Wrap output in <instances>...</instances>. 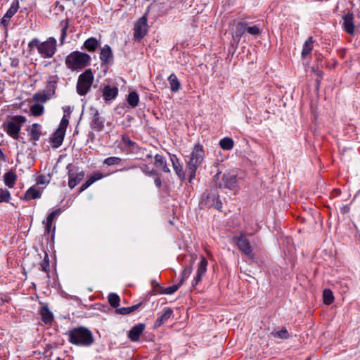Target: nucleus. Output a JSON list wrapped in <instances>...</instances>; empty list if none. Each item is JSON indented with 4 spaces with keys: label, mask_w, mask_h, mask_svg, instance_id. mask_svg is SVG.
Listing matches in <instances>:
<instances>
[{
    "label": "nucleus",
    "mask_w": 360,
    "mask_h": 360,
    "mask_svg": "<svg viewBox=\"0 0 360 360\" xmlns=\"http://www.w3.org/2000/svg\"><path fill=\"white\" fill-rule=\"evenodd\" d=\"M56 44L54 37H49L44 41H40L37 38H34L29 42L28 48L30 52L37 49L38 53L44 58H51L56 53Z\"/></svg>",
    "instance_id": "1"
},
{
    "label": "nucleus",
    "mask_w": 360,
    "mask_h": 360,
    "mask_svg": "<svg viewBox=\"0 0 360 360\" xmlns=\"http://www.w3.org/2000/svg\"><path fill=\"white\" fill-rule=\"evenodd\" d=\"M68 335L69 342L77 346L89 347L94 342L91 331L82 326L69 330Z\"/></svg>",
    "instance_id": "2"
},
{
    "label": "nucleus",
    "mask_w": 360,
    "mask_h": 360,
    "mask_svg": "<svg viewBox=\"0 0 360 360\" xmlns=\"http://www.w3.org/2000/svg\"><path fill=\"white\" fill-rule=\"evenodd\" d=\"M205 158L202 146L200 144L195 146L191 156L187 161V172L189 174V181L195 176L196 169L201 165Z\"/></svg>",
    "instance_id": "3"
},
{
    "label": "nucleus",
    "mask_w": 360,
    "mask_h": 360,
    "mask_svg": "<svg viewBox=\"0 0 360 360\" xmlns=\"http://www.w3.org/2000/svg\"><path fill=\"white\" fill-rule=\"evenodd\" d=\"M91 61V57L87 53L74 51L65 58V65L72 70H82L86 67Z\"/></svg>",
    "instance_id": "4"
},
{
    "label": "nucleus",
    "mask_w": 360,
    "mask_h": 360,
    "mask_svg": "<svg viewBox=\"0 0 360 360\" xmlns=\"http://www.w3.org/2000/svg\"><path fill=\"white\" fill-rule=\"evenodd\" d=\"M94 79L91 69L86 70L78 77L76 89L79 96H84L90 91Z\"/></svg>",
    "instance_id": "5"
},
{
    "label": "nucleus",
    "mask_w": 360,
    "mask_h": 360,
    "mask_svg": "<svg viewBox=\"0 0 360 360\" xmlns=\"http://www.w3.org/2000/svg\"><path fill=\"white\" fill-rule=\"evenodd\" d=\"M26 122V118L22 115H15L6 123L5 130L14 139H19V132L22 126Z\"/></svg>",
    "instance_id": "6"
},
{
    "label": "nucleus",
    "mask_w": 360,
    "mask_h": 360,
    "mask_svg": "<svg viewBox=\"0 0 360 360\" xmlns=\"http://www.w3.org/2000/svg\"><path fill=\"white\" fill-rule=\"evenodd\" d=\"M148 32L147 18L145 16L140 18L134 25V37L137 41L142 39Z\"/></svg>",
    "instance_id": "7"
},
{
    "label": "nucleus",
    "mask_w": 360,
    "mask_h": 360,
    "mask_svg": "<svg viewBox=\"0 0 360 360\" xmlns=\"http://www.w3.org/2000/svg\"><path fill=\"white\" fill-rule=\"evenodd\" d=\"M233 240L236 243V245L238 248V249L243 254H245V255L250 258L253 257L254 255L252 253V248L248 240L243 235H241L238 237H234Z\"/></svg>",
    "instance_id": "8"
},
{
    "label": "nucleus",
    "mask_w": 360,
    "mask_h": 360,
    "mask_svg": "<svg viewBox=\"0 0 360 360\" xmlns=\"http://www.w3.org/2000/svg\"><path fill=\"white\" fill-rule=\"evenodd\" d=\"M219 186L220 188L235 191L238 187L236 179V174L231 173L224 174Z\"/></svg>",
    "instance_id": "9"
},
{
    "label": "nucleus",
    "mask_w": 360,
    "mask_h": 360,
    "mask_svg": "<svg viewBox=\"0 0 360 360\" xmlns=\"http://www.w3.org/2000/svg\"><path fill=\"white\" fill-rule=\"evenodd\" d=\"M207 261L204 257H201L196 271V275L192 281V286H196L201 281L207 271Z\"/></svg>",
    "instance_id": "10"
},
{
    "label": "nucleus",
    "mask_w": 360,
    "mask_h": 360,
    "mask_svg": "<svg viewBox=\"0 0 360 360\" xmlns=\"http://www.w3.org/2000/svg\"><path fill=\"white\" fill-rule=\"evenodd\" d=\"M343 29L349 34H354L355 31V25L354 23V15L352 13H347L342 17Z\"/></svg>",
    "instance_id": "11"
},
{
    "label": "nucleus",
    "mask_w": 360,
    "mask_h": 360,
    "mask_svg": "<svg viewBox=\"0 0 360 360\" xmlns=\"http://www.w3.org/2000/svg\"><path fill=\"white\" fill-rule=\"evenodd\" d=\"M100 59L103 64H110L113 60V53L108 45H105L101 50Z\"/></svg>",
    "instance_id": "12"
},
{
    "label": "nucleus",
    "mask_w": 360,
    "mask_h": 360,
    "mask_svg": "<svg viewBox=\"0 0 360 360\" xmlns=\"http://www.w3.org/2000/svg\"><path fill=\"white\" fill-rule=\"evenodd\" d=\"M85 174L84 172H80L77 174L72 173L71 172H68V186L70 188H75L77 185H78L80 181L84 179Z\"/></svg>",
    "instance_id": "13"
},
{
    "label": "nucleus",
    "mask_w": 360,
    "mask_h": 360,
    "mask_svg": "<svg viewBox=\"0 0 360 360\" xmlns=\"http://www.w3.org/2000/svg\"><path fill=\"white\" fill-rule=\"evenodd\" d=\"M117 94L118 89L115 86L106 85L103 89V97L106 101L115 99Z\"/></svg>",
    "instance_id": "14"
},
{
    "label": "nucleus",
    "mask_w": 360,
    "mask_h": 360,
    "mask_svg": "<svg viewBox=\"0 0 360 360\" xmlns=\"http://www.w3.org/2000/svg\"><path fill=\"white\" fill-rule=\"evenodd\" d=\"M54 96L53 92L45 89L42 91H39L33 95V100L37 102L45 103Z\"/></svg>",
    "instance_id": "15"
},
{
    "label": "nucleus",
    "mask_w": 360,
    "mask_h": 360,
    "mask_svg": "<svg viewBox=\"0 0 360 360\" xmlns=\"http://www.w3.org/2000/svg\"><path fill=\"white\" fill-rule=\"evenodd\" d=\"M144 329L145 325L139 323L129 330L128 336L132 341H137Z\"/></svg>",
    "instance_id": "16"
},
{
    "label": "nucleus",
    "mask_w": 360,
    "mask_h": 360,
    "mask_svg": "<svg viewBox=\"0 0 360 360\" xmlns=\"http://www.w3.org/2000/svg\"><path fill=\"white\" fill-rule=\"evenodd\" d=\"M170 160L176 174L181 181H184L185 179V172H184L183 167L181 166L178 158L175 155H172L170 157Z\"/></svg>",
    "instance_id": "17"
},
{
    "label": "nucleus",
    "mask_w": 360,
    "mask_h": 360,
    "mask_svg": "<svg viewBox=\"0 0 360 360\" xmlns=\"http://www.w3.org/2000/svg\"><path fill=\"white\" fill-rule=\"evenodd\" d=\"M65 132L56 129V131L52 135L51 141L53 144V147L58 148L63 143Z\"/></svg>",
    "instance_id": "18"
},
{
    "label": "nucleus",
    "mask_w": 360,
    "mask_h": 360,
    "mask_svg": "<svg viewBox=\"0 0 360 360\" xmlns=\"http://www.w3.org/2000/svg\"><path fill=\"white\" fill-rule=\"evenodd\" d=\"M168 82L172 92H178L181 89V84L176 75L174 73L168 77Z\"/></svg>",
    "instance_id": "19"
},
{
    "label": "nucleus",
    "mask_w": 360,
    "mask_h": 360,
    "mask_svg": "<svg viewBox=\"0 0 360 360\" xmlns=\"http://www.w3.org/2000/svg\"><path fill=\"white\" fill-rule=\"evenodd\" d=\"M173 311L170 308H165L160 317L158 318L155 322V326L160 327L162 324L165 323L172 315Z\"/></svg>",
    "instance_id": "20"
},
{
    "label": "nucleus",
    "mask_w": 360,
    "mask_h": 360,
    "mask_svg": "<svg viewBox=\"0 0 360 360\" xmlns=\"http://www.w3.org/2000/svg\"><path fill=\"white\" fill-rule=\"evenodd\" d=\"M41 127L39 124L34 123L33 124L30 129V136L31 140L34 141V142L39 141L40 136H41ZM35 144V143H34Z\"/></svg>",
    "instance_id": "21"
},
{
    "label": "nucleus",
    "mask_w": 360,
    "mask_h": 360,
    "mask_svg": "<svg viewBox=\"0 0 360 360\" xmlns=\"http://www.w3.org/2000/svg\"><path fill=\"white\" fill-rule=\"evenodd\" d=\"M40 315L42 321L46 323H51L53 319V316L48 307L44 305L40 309Z\"/></svg>",
    "instance_id": "22"
},
{
    "label": "nucleus",
    "mask_w": 360,
    "mask_h": 360,
    "mask_svg": "<svg viewBox=\"0 0 360 360\" xmlns=\"http://www.w3.org/2000/svg\"><path fill=\"white\" fill-rule=\"evenodd\" d=\"M154 164H155V167L160 168L165 172H170L169 167L167 166L166 160L161 155L157 154L155 156V163Z\"/></svg>",
    "instance_id": "23"
},
{
    "label": "nucleus",
    "mask_w": 360,
    "mask_h": 360,
    "mask_svg": "<svg viewBox=\"0 0 360 360\" xmlns=\"http://www.w3.org/2000/svg\"><path fill=\"white\" fill-rule=\"evenodd\" d=\"M314 42V41L311 37H309L308 39L304 42L302 51V56L303 58H305L311 53V50L313 49Z\"/></svg>",
    "instance_id": "24"
},
{
    "label": "nucleus",
    "mask_w": 360,
    "mask_h": 360,
    "mask_svg": "<svg viewBox=\"0 0 360 360\" xmlns=\"http://www.w3.org/2000/svg\"><path fill=\"white\" fill-rule=\"evenodd\" d=\"M16 179V175L13 172H8L4 176V183L9 188H13L14 186Z\"/></svg>",
    "instance_id": "25"
},
{
    "label": "nucleus",
    "mask_w": 360,
    "mask_h": 360,
    "mask_svg": "<svg viewBox=\"0 0 360 360\" xmlns=\"http://www.w3.org/2000/svg\"><path fill=\"white\" fill-rule=\"evenodd\" d=\"M41 195L40 191L34 187L30 188L25 193L24 199L30 200L32 199H36L39 198Z\"/></svg>",
    "instance_id": "26"
},
{
    "label": "nucleus",
    "mask_w": 360,
    "mask_h": 360,
    "mask_svg": "<svg viewBox=\"0 0 360 360\" xmlns=\"http://www.w3.org/2000/svg\"><path fill=\"white\" fill-rule=\"evenodd\" d=\"M59 80V78L57 75H51L48 78V84L46 87L47 90H50L55 94L57 83Z\"/></svg>",
    "instance_id": "27"
},
{
    "label": "nucleus",
    "mask_w": 360,
    "mask_h": 360,
    "mask_svg": "<svg viewBox=\"0 0 360 360\" xmlns=\"http://www.w3.org/2000/svg\"><path fill=\"white\" fill-rule=\"evenodd\" d=\"M98 45V41L94 37H91L86 39L84 44L85 49L89 51H94Z\"/></svg>",
    "instance_id": "28"
},
{
    "label": "nucleus",
    "mask_w": 360,
    "mask_h": 360,
    "mask_svg": "<svg viewBox=\"0 0 360 360\" xmlns=\"http://www.w3.org/2000/svg\"><path fill=\"white\" fill-rule=\"evenodd\" d=\"M91 127L98 131L101 130L104 127L103 122L101 120L98 111H96L94 114Z\"/></svg>",
    "instance_id": "29"
},
{
    "label": "nucleus",
    "mask_w": 360,
    "mask_h": 360,
    "mask_svg": "<svg viewBox=\"0 0 360 360\" xmlns=\"http://www.w3.org/2000/svg\"><path fill=\"white\" fill-rule=\"evenodd\" d=\"M19 8V2L18 0H14L12 4L11 5L9 9L5 14L6 18H11L13 17Z\"/></svg>",
    "instance_id": "30"
},
{
    "label": "nucleus",
    "mask_w": 360,
    "mask_h": 360,
    "mask_svg": "<svg viewBox=\"0 0 360 360\" xmlns=\"http://www.w3.org/2000/svg\"><path fill=\"white\" fill-rule=\"evenodd\" d=\"M219 145L222 149L229 150L233 148V141L231 138L225 137L219 141Z\"/></svg>",
    "instance_id": "31"
},
{
    "label": "nucleus",
    "mask_w": 360,
    "mask_h": 360,
    "mask_svg": "<svg viewBox=\"0 0 360 360\" xmlns=\"http://www.w3.org/2000/svg\"><path fill=\"white\" fill-rule=\"evenodd\" d=\"M127 101L131 107H136L139 102V95L134 91L129 93L128 95Z\"/></svg>",
    "instance_id": "32"
},
{
    "label": "nucleus",
    "mask_w": 360,
    "mask_h": 360,
    "mask_svg": "<svg viewBox=\"0 0 360 360\" xmlns=\"http://www.w3.org/2000/svg\"><path fill=\"white\" fill-rule=\"evenodd\" d=\"M323 302L326 304H330L333 302V292L329 289H325L323 292Z\"/></svg>",
    "instance_id": "33"
},
{
    "label": "nucleus",
    "mask_w": 360,
    "mask_h": 360,
    "mask_svg": "<svg viewBox=\"0 0 360 360\" xmlns=\"http://www.w3.org/2000/svg\"><path fill=\"white\" fill-rule=\"evenodd\" d=\"M11 200V193L6 188H0V203L8 202Z\"/></svg>",
    "instance_id": "34"
},
{
    "label": "nucleus",
    "mask_w": 360,
    "mask_h": 360,
    "mask_svg": "<svg viewBox=\"0 0 360 360\" xmlns=\"http://www.w3.org/2000/svg\"><path fill=\"white\" fill-rule=\"evenodd\" d=\"M44 106L39 104H34L31 106L30 111L32 115L37 117L43 114L44 112Z\"/></svg>",
    "instance_id": "35"
},
{
    "label": "nucleus",
    "mask_w": 360,
    "mask_h": 360,
    "mask_svg": "<svg viewBox=\"0 0 360 360\" xmlns=\"http://www.w3.org/2000/svg\"><path fill=\"white\" fill-rule=\"evenodd\" d=\"M122 162V159L118 157H109L104 160L103 164L108 166L118 165Z\"/></svg>",
    "instance_id": "36"
},
{
    "label": "nucleus",
    "mask_w": 360,
    "mask_h": 360,
    "mask_svg": "<svg viewBox=\"0 0 360 360\" xmlns=\"http://www.w3.org/2000/svg\"><path fill=\"white\" fill-rule=\"evenodd\" d=\"M108 302L112 307H117L119 306L120 297L115 293H110L108 295Z\"/></svg>",
    "instance_id": "37"
},
{
    "label": "nucleus",
    "mask_w": 360,
    "mask_h": 360,
    "mask_svg": "<svg viewBox=\"0 0 360 360\" xmlns=\"http://www.w3.org/2000/svg\"><path fill=\"white\" fill-rule=\"evenodd\" d=\"M182 284L179 283L176 285H173L172 286H169L167 288H164L162 290V294H166V295H172V294L174 293L179 288V287Z\"/></svg>",
    "instance_id": "38"
},
{
    "label": "nucleus",
    "mask_w": 360,
    "mask_h": 360,
    "mask_svg": "<svg viewBox=\"0 0 360 360\" xmlns=\"http://www.w3.org/2000/svg\"><path fill=\"white\" fill-rule=\"evenodd\" d=\"M248 24L245 22H240L237 25L236 34L238 37L243 35L245 31H247Z\"/></svg>",
    "instance_id": "39"
},
{
    "label": "nucleus",
    "mask_w": 360,
    "mask_h": 360,
    "mask_svg": "<svg viewBox=\"0 0 360 360\" xmlns=\"http://www.w3.org/2000/svg\"><path fill=\"white\" fill-rule=\"evenodd\" d=\"M247 32L252 35H259L261 33L260 28L258 25L248 26L247 25Z\"/></svg>",
    "instance_id": "40"
},
{
    "label": "nucleus",
    "mask_w": 360,
    "mask_h": 360,
    "mask_svg": "<svg viewBox=\"0 0 360 360\" xmlns=\"http://www.w3.org/2000/svg\"><path fill=\"white\" fill-rule=\"evenodd\" d=\"M192 272V267L191 266H186L184 271H182V277L179 281L181 284H183L184 281L189 277Z\"/></svg>",
    "instance_id": "41"
},
{
    "label": "nucleus",
    "mask_w": 360,
    "mask_h": 360,
    "mask_svg": "<svg viewBox=\"0 0 360 360\" xmlns=\"http://www.w3.org/2000/svg\"><path fill=\"white\" fill-rule=\"evenodd\" d=\"M41 268L43 271L48 272L49 271V260L46 252H44V259L41 264Z\"/></svg>",
    "instance_id": "42"
},
{
    "label": "nucleus",
    "mask_w": 360,
    "mask_h": 360,
    "mask_svg": "<svg viewBox=\"0 0 360 360\" xmlns=\"http://www.w3.org/2000/svg\"><path fill=\"white\" fill-rule=\"evenodd\" d=\"M68 124H69V120H68L67 116L65 115H64V116L63 117V118L60 121V125L57 129L61 130V131L65 132L66 128H67Z\"/></svg>",
    "instance_id": "43"
},
{
    "label": "nucleus",
    "mask_w": 360,
    "mask_h": 360,
    "mask_svg": "<svg viewBox=\"0 0 360 360\" xmlns=\"http://www.w3.org/2000/svg\"><path fill=\"white\" fill-rule=\"evenodd\" d=\"M274 337H278L281 339H287L289 337V334L285 329L277 331L275 333H272Z\"/></svg>",
    "instance_id": "44"
},
{
    "label": "nucleus",
    "mask_w": 360,
    "mask_h": 360,
    "mask_svg": "<svg viewBox=\"0 0 360 360\" xmlns=\"http://www.w3.org/2000/svg\"><path fill=\"white\" fill-rule=\"evenodd\" d=\"M60 213V210H56L53 212H51L46 218V221H48L49 224H52L54 219L58 216Z\"/></svg>",
    "instance_id": "45"
},
{
    "label": "nucleus",
    "mask_w": 360,
    "mask_h": 360,
    "mask_svg": "<svg viewBox=\"0 0 360 360\" xmlns=\"http://www.w3.org/2000/svg\"><path fill=\"white\" fill-rule=\"evenodd\" d=\"M103 177L104 175L101 172H96L89 178V180L93 184L95 181L100 180Z\"/></svg>",
    "instance_id": "46"
},
{
    "label": "nucleus",
    "mask_w": 360,
    "mask_h": 360,
    "mask_svg": "<svg viewBox=\"0 0 360 360\" xmlns=\"http://www.w3.org/2000/svg\"><path fill=\"white\" fill-rule=\"evenodd\" d=\"M68 28V22H65V25L63 27L61 30V37H60V44H63L64 42V40L66 37V32Z\"/></svg>",
    "instance_id": "47"
},
{
    "label": "nucleus",
    "mask_w": 360,
    "mask_h": 360,
    "mask_svg": "<svg viewBox=\"0 0 360 360\" xmlns=\"http://www.w3.org/2000/svg\"><path fill=\"white\" fill-rule=\"evenodd\" d=\"M141 170L143 173L149 176H157V172L154 169L149 170L148 167L143 166L141 167Z\"/></svg>",
    "instance_id": "48"
},
{
    "label": "nucleus",
    "mask_w": 360,
    "mask_h": 360,
    "mask_svg": "<svg viewBox=\"0 0 360 360\" xmlns=\"http://www.w3.org/2000/svg\"><path fill=\"white\" fill-rule=\"evenodd\" d=\"M117 312L120 314H128L131 313V310L129 307H122L117 309Z\"/></svg>",
    "instance_id": "49"
},
{
    "label": "nucleus",
    "mask_w": 360,
    "mask_h": 360,
    "mask_svg": "<svg viewBox=\"0 0 360 360\" xmlns=\"http://www.w3.org/2000/svg\"><path fill=\"white\" fill-rule=\"evenodd\" d=\"M92 184L91 183V181H89V179H87V181L84 183L79 188V192H83L84 191H85L89 186H90Z\"/></svg>",
    "instance_id": "50"
},
{
    "label": "nucleus",
    "mask_w": 360,
    "mask_h": 360,
    "mask_svg": "<svg viewBox=\"0 0 360 360\" xmlns=\"http://www.w3.org/2000/svg\"><path fill=\"white\" fill-rule=\"evenodd\" d=\"M9 19L8 18H6L5 17V15H4V17L2 18L1 19V25L4 26V27H7L9 24Z\"/></svg>",
    "instance_id": "51"
},
{
    "label": "nucleus",
    "mask_w": 360,
    "mask_h": 360,
    "mask_svg": "<svg viewBox=\"0 0 360 360\" xmlns=\"http://www.w3.org/2000/svg\"><path fill=\"white\" fill-rule=\"evenodd\" d=\"M43 223L45 224V231L46 233H49L51 229L52 224H49L48 221H44Z\"/></svg>",
    "instance_id": "52"
},
{
    "label": "nucleus",
    "mask_w": 360,
    "mask_h": 360,
    "mask_svg": "<svg viewBox=\"0 0 360 360\" xmlns=\"http://www.w3.org/2000/svg\"><path fill=\"white\" fill-rule=\"evenodd\" d=\"M46 180L44 176H39L37 179V184H46Z\"/></svg>",
    "instance_id": "53"
},
{
    "label": "nucleus",
    "mask_w": 360,
    "mask_h": 360,
    "mask_svg": "<svg viewBox=\"0 0 360 360\" xmlns=\"http://www.w3.org/2000/svg\"><path fill=\"white\" fill-rule=\"evenodd\" d=\"M155 184L158 188H160L162 185L161 180L159 177H156L155 179Z\"/></svg>",
    "instance_id": "54"
},
{
    "label": "nucleus",
    "mask_w": 360,
    "mask_h": 360,
    "mask_svg": "<svg viewBox=\"0 0 360 360\" xmlns=\"http://www.w3.org/2000/svg\"><path fill=\"white\" fill-rule=\"evenodd\" d=\"M140 304H136V305H134L132 307H129V309L131 310V312H133L134 311H135L136 309H138V307H139Z\"/></svg>",
    "instance_id": "55"
},
{
    "label": "nucleus",
    "mask_w": 360,
    "mask_h": 360,
    "mask_svg": "<svg viewBox=\"0 0 360 360\" xmlns=\"http://www.w3.org/2000/svg\"><path fill=\"white\" fill-rule=\"evenodd\" d=\"M128 145L129 146H132L134 143L133 141H131V140H129L128 142H127Z\"/></svg>",
    "instance_id": "56"
},
{
    "label": "nucleus",
    "mask_w": 360,
    "mask_h": 360,
    "mask_svg": "<svg viewBox=\"0 0 360 360\" xmlns=\"http://www.w3.org/2000/svg\"><path fill=\"white\" fill-rule=\"evenodd\" d=\"M137 167L136 165H133V166H131L129 167V169H134V168H136Z\"/></svg>",
    "instance_id": "57"
},
{
    "label": "nucleus",
    "mask_w": 360,
    "mask_h": 360,
    "mask_svg": "<svg viewBox=\"0 0 360 360\" xmlns=\"http://www.w3.org/2000/svg\"><path fill=\"white\" fill-rule=\"evenodd\" d=\"M147 158H152V155H150H150H147Z\"/></svg>",
    "instance_id": "58"
},
{
    "label": "nucleus",
    "mask_w": 360,
    "mask_h": 360,
    "mask_svg": "<svg viewBox=\"0 0 360 360\" xmlns=\"http://www.w3.org/2000/svg\"><path fill=\"white\" fill-rule=\"evenodd\" d=\"M0 154H2V152H1V150H0Z\"/></svg>",
    "instance_id": "59"
}]
</instances>
